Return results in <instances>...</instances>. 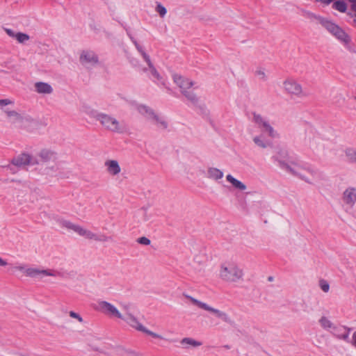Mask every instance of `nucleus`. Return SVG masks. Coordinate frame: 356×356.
<instances>
[{
    "mask_svg": "<svg viewBox=\"0 0 356 356\" xmlns=\"http://www.w3.org/2000/svg\"><path fill=\"white\" fill-rule=\"evenodd\" d=\"M268 280L269 282H272V281L273 280V277H272V276H269V277H268Z\"/></svg>",
    "mask_w": 356,
    "mask_h": 356,
    "instance_id": "obj_53",
    "label": "nucleus"
},
{
    "mask_svg": "<svg viewBox=\"0 0 356 356\" xmlns=\"http://www.w3.org/2000/svg\"><path fill=\"white\" fill-rule=\"evenodd\" d=\"M354 99H355V101H356V96L354 97Z\"/></svg>",
    "mask_w": 356,
    "mask_h": 356,
    "instance_id": "obj_59",
    "label": "nucleus"
},
{
    "mask_svg": "<svg viewBox=\"0 0 356 356\" xmlns=\"http://www.w3.org/2000/svg\"><path fill=\"white\" fill-rule=\"evenodd\" d=\"M206 311H208V312H210L214 314L216 316V317L221 319L222 321H223L225 323H227L229 324H232L233 323V321H232L230 317L225 312H223L219 309H215L209 305L208 309H207Z\"/></svg>",
    "mask_w": 356,
    "mask_h": 356,
    "instance_id": "obj_15",
    "label": "nucleus"
},
{
    "mask_svg": "<svg viewBox=\"0 0 356 356\" xmlns=\"http://www.w3.org/2000/svg\"><path fill=\"white\" fill-rule=\"evenodd\" d=\"M60 225L62 227H65L67 229H72L74 232L77 233L79 235L83 236L86 238L89 237H92V232L86 229H83L82 227L79 225H75L72 222L66 220H60Z\"/></svg>",
    "mask_w": 356,
    "mask_h": 356,
    "instance_id": "obj_10",
    "label": "nucleus"
},
{
    "mask_svg": "<svg viewBox=\"0 0 356 356\" xmlns=\"http://www.w3.org/2000/svg\"><path fill=\"white\" fill-rule=\"evenodd\" d=\"M253 121L261 129L262 132L267 133L270 137L273 138L279 137L278 134L274 130L268 121L264 119L260 114L253 113Z\"/></svg>",
    "mask_w": 356,
    "mask_h": 356,
    "instance_id": "obj_6",
    "label": "nucleus"
},
{
    "mask_svg": "<svg viewBox=\"0 0 356 356\" xmlns=\"http://www.w3.org/2000/svg\"><path fill=\"white\" fill-rule=\"evenodd\" d=\"M92 237H89L88 239H93L95 241H108V239H110L111 238L110 237H108L105 235H102V236H97V234H94L93 232H92Z\"/></svg>",
    "mask_w": 356,
    "mask_h": 356,
    "instance_id": "obj_33",
    "label": "nucleus"
},
{
    "mask_svg": "<svg viewBox=\"0 0 356 356\" xmlns=\"http://www.w3.org/2000/svg\"><path fill=\"white\" fill-rule=\"evenodd\" d=\"M55 154V152L44 149L40 151L39 156L40 157L42 161L48 162L51 159H56Z\"/></svg>",
    "mask_w": 356,
    "mask_h": 356,
    "instance_id": "obj_21",
    "label": "nucleus"
},
{
    "mask_svg": "<svg viewBox=\"0 0 356 356\" xmlns=\"http://www.w3.org/2000/svg\"><path fill=\"white\" fill-rule=\"evenodd\" d=\"M3 168H6L8 170H9L10 172V173L12 174H15L18 171V168L19 167L18 166H15V165H13L12 164V163L10 162V164L7 165H3L2 166Z\"/></svg>",
    "mask_w": 356,
    "mask_h": 356,
    "instance_id": "obj_38",
    "label": "nucleus"
},
{
    "mask_svg": "<svg viewBox=\"0 0 356 356\" xmlns=\"http://www.w3.org/2000/svg\"><path fill=\"white\" fill-rule=\"evenodd\" d=\"M154 120L158 125L162 127L163 129H166L168 127V122L164 120V118L159 116L156 113L152 119Z\"/></svg>",
    "mask_w": 356,
    "mask_h": 356,
    "instance_id": "obj_26",
    "label": "nucleus"
},
{
    "mask_svg": "<svg viewBox=\"0 0 356 356\" xmlns=\"http://www.w3.org/2000/svg\"><path fill=\"white\" fill-rule=\"evenodd\" d=\"M147 70V68H144V69H143V71H144V72H146Z\"/></svg>",
    "mask_w": 356,
    "mask_h": 356,
    "instance_id": "obj_58",
    "label": "nucleus"
},
{
    "mask_svg": "<svg viewBox=\"0 0 356 356\" xmlns=\"http://www.w3.org/2000/svg\"><path fill=\"white\" fill-rule=\"evenodd\" d=\"M343 200L348 205L353 206L356 202V188L348 187L343 193Z\"/></svg>",
    "mask_w": 356,
    "mask_h": 356,
    "instance_id": "obj_13",
    "label": "nucleus"
},
{
    "mask_svg": "<svg viewBox=\"0 0 356 356\" xmlns=\"http://www.w3.org/2000/svg\"><path fill=\"white\" fill-rule=\"evenodd\" d=\"M223 175V172L218 168L211 167L208 168L207 177L209 179L218 180L222 179Z\"/></svg>",
    "mask_w": 356,
    "mask_h": 356,
    "instance_id": "obj_19",
    "label": "nucleus"
},
{
    "mask_svg": "<svg viewBox=\"0 0 356 356\" xmlns=\"http://www.w3.org/2000/svg\"><path fill=\"white\" fill-rule=\"evenodd\" d=\"M136 241L141 244V245H149L150 243H151V241L145 237V236H142V237H140L138 238Z\"/></svg>",
    "mask_w": 356,
    "mask_h": 356,
    "instance_id": "obj_39",
    "label": "nucleus"
},
{
    "mask_svg": "<svg viewBox=\"0 0 356 356\" xmlns=\"http://www.w3.org/2000/svg\"><path fill=\"white\" fill-rule=\"evenodd\" d=\"M343 327L342 325L340 326H334L332 328V334L333 336H334L336 338L340 340H343L342 336H343Z\"/></svg>",
    "mask_w": 356,
    "mask_h": 356,
    "instance_id": "obj_29",
    "label": "nucleus"
},
{
    "mask_svg": "<svg viewBox=\"0 0 356 356\" xmlns=\"http://www.w3.org/2000/svg\"><path fill=\"white\" fill-rule=\"evenodd\" d=\"M186 297L188 299H189L194 305L199 307L200 308L203 309L204 310H207V309H208L209 305L207 304H206L203 302H201L191 296L186 295Z\"/></svg>",
    "mask_w": 356,
    "mask_h": 356,
    "instance_id": "obj_28",
    "label": "nucleus"
},
{
    "mask_svg": "<svg viewBox=\"0 0 356 356\" xmlns=\"http://www.w3.org/2000/svg\"><path fill=\"white\" fill-rule=\"evenodd\" d=\"M79 61L82 65L89 68L99 63V57L93 51L83 50L80 54Z\"/></svg>",
    "mask_w": 356,
    "mask_h": 356,
    "instance_id": "obj_8",
    "label": "nucleus"
},
{
    "mask_svg": "<svg viewBox=\"0 0 356 356\" xmlns=\"http://www.w3.org/2000/svg\"><path fill=\"white\" fill-rule=\"evenodd\" d=\"M284 86L285 90L291 95L299 96L302 93V86L293 80H286Z\"/></svg>",
    "mask_w": 356,
    "mask_h": 356,
    "instance_id": "obj_12",
    "label": "nucleus"
},
{
    "mask_svg": "<svg viewBox=\"0 0 356 356\" xmlns=\"http://www.w3.org/2000/svg\"><path fill=\"white\" fill-rule=\"evenodd\" d=\"M226 179L231 183L234 188L238 190L244 191L246 189V186L241 181L234 178L232 175H227Z\"/></svg>",
    "mask_w": 356,
    "mask_h": 356,
    "instance_id": "obj_20",
    "label": "nucleus"
},
{
    "mask_svg": "<svg viewBox=\"0 0 356 356\" xmlns=\"http://www.w3.org/2000/svg\"><path fill=\"white\" fill-rule=\"evenodd\" d=\"M149 69L150 71L151 74L152 75L153 78L159 81L161 79V76L160 74L158 72L156 69L154 67V65L149 66Z\"/></svg>",
    "mask_w": 356,
    "mask_h": 356,
    "instance_id": "obj_34",
    "label": "nucleus"
},
{
    "mask_svg": "<svg viewBox=\"0 0 356 356\" xmlns=\"http://www.w3.org/2000/svg\"><path fill=\"white\" fill-rule=\"evenodd\" d=\"M353 23L356 25V19L353 20Z\"/></svg>",
    "mask_w": 356,
    "mask_h": 356,
    "instance_id": "obj_56",
    "label": "nucleus"
},
{
    "mask_svg": "<svg viewBox=\"0 0 356 356\" xmlns=\"http://www.w3.org/2000/svg\"><path fill=\"white\" fill-rule=\"evenodd\" d=\"M225 348H227V349H228V348H229V346H227H227H225Z\"/></svg>",
    "mask_w": 356,
    "mask_h": 356,
    "instance_id": "obj_55",
    "label": "nucleus"
},
{
    "mask_svg": "<svg viewBox=\"0 0 356 356\" xmlns=\"http://www.w3.org/2000/svg\"><path fill=\"white\" fill-rule=\"evenodd\" d=\"M316 1L321 2L323 4H325V2L323 0H316Z\"/></svg>",
    "mask_w": 356,
    "mask_h": 356,
    "instance_id": "obj_54",
    "label": "nucleus"
},
{
    "mask_svg": "<svg viewBox=\"0 0 356 356\" xmlns=\"http://www.w3.org/2000/svg\"><path fill=\"white\" fill-rule=\"evenodd\" d=\"M5 113L8 117H15L16 120H21L22 119V116L15 111L5 110Z\"/></svg>",
    "mask_w": 356,
    "mask_h": 356,
    "instance_id": "obj_37",
    "label": "nucleus"
},
{
    "mask_svg": "<svg viewBox=\"0 0 356 356\" xmlns=\"http://www.w3.org/2000/svg\"><path fill=\"white\" fill-rule=\"evenodd\" d=\"M13 165L21 168L27 165H38L39 162L37 159L32 157L30 154L22 153L11 160Z\"/></svg>",
    "mask_w": 356,
    "mask_h": 356,
    "instance_id": "obj_9",
    "label": "nucleus"
},
{
    "mask_svg": "<svg viewBox=\"0 0 356 356\" xmlns=\"http://www.w3.org/2000/svg\"><path fill=\"white\" fill-rule=\"evenodd\" d=\"M345 154L351 163H356V149L352 147L347 148L345 150Z\"/></svg>",
    "mask_w": 356,
    "mask_h": 356,
    "instance_id": "obj_25",
    "label": "nucleus"
},
{
    "mask_svg": "<svg viewBox=\"0 0 356 356\" xmlns=\"http://www.w3.org/2000/svg\"><path fill=\"white\" fill-rule=\"evenodd\" d=\"M131 40L134 44L136 49L138 51L140 54L145 51L143 47L138 43V42L134 38H131Z\"/></svg>",
    "mask_w": 356,
    "mask_h": 356,
    "instance_id": "obj_42",
    "label": "nucleus"
},
{
    "mask_svg": "<svg viewBox=\"0 0 356 356\" xmlns=\"http://www.w3.org/2000/svg\"><path fill=\"white\" fill-rule=\"evenodd\" d=\"M11 181H17L15 179H12ZM17 181L19 182V181Z\"/></svg>",
    "mask_w": 356,
    "mask_h": 356,
    "instance_id": "obj_57",
    "label": "nucleus"
},
{
    "mask_svg": "<svg viewBox=\"0 0 356 356\" xmlns=\"http://www.w3.org/2000/svg\"><path fill=\"white\" fill-rule=\"evenodd\" d=\"M255 74L259 76V78L261 79H262L263 81H266V79H267L266 74L263 70L259 69V70H256Z\"/></svg>",
    "mask_w": 356,
    "mask_h": 356,
    "instance_id": "obj_43",
    "label": "nucleus"
},
{
    "mask_svg": "<svg viewBox=\"0 0 356 356\" xmlns=\"http://www.w3.org/2000/svg\"><path fill=\"white\" fill-rule=\"evenodd\" d=\"M126 29V31H127V33L128 35V36L129 37V38L131 39V38H134L131 33H129V30L127 29Z\"/></svg>",
    "mask_w": 356,
    "mask_h": 356,
    "instance_id": "obj_52",
    "label": "nucleus"
},
{
    "mask_svg": "<svg viewBox=\"0 0 356 356\" xmlns=\"http://www.w3.org/2000/svg\"><path fill=\"white\" fill-rule=\"evenodd\" d=\"M319 323L321 325V327L324 329H329V328H333L334 326L333 323L325 316H323L319 320Z\"/></svg>",
    "mask_w": 356,
    "mask_h": 356,
    "instance_id": "obj_30",
    "label": "nucleus"
},
{
    "mask_svg": "<svg viewBox=\"0 0 356 356\" xmlns=\"http://www.w3.org/2000/svg\"><path fill=\"white\" fill-rule=\"evenodd\" d=\"M315 18L318 19L319 24H321L329 33L333 35L337 40L343 42L344 44L350 43L351 40L350 36L345 32L344 30H343L337 24L321 16H315Z\"/></svg>",
    "mask_w": 356,
    "mask_h": 356,
    "instance_id": "obj_3",
    "label": "nucleus"
},
{
    "mask_svg": "<svg viewBox=\"0 0 356 356\" xmlns=\"http://www.w3.org/2000/svg\"><path fill=\"white\" fill-rule=\"evenodd\" d=\"M253 141L257 146L262 148H266L272 145L271 143L262 140L261 136H255L253 138Z\"/></svg>",
    "mask_w": 356,
    "mask_h": 356,
    "instance_id": "obj_27",
    "label": "nucleus"
},
{
    "mask_svg": "<svg viewBox=\"0 0 356 356\" xmlns=\"http://www.w3.org/2000/svg\"><path fill=\"white\" fill-rule=\"evenodd\" d=\"M35 90L40 94H51L53 92L51 86L44 82H37L35 83Z\"/></svg>",
    "mask_w": 356,
    "mask_h": 356,
    "instance_id": "obj_17",
    "label": "nucleus"
},
{
    "mask_svg": "<svg viewBox=\"0 0 356 356\" xmlns=\"http://www.w3.org/2000/svg\"><path fill=\"white\" fill-rule=\"evenodd\" d=\"M274 162H277L279 167L285 171L299 177L301 179L310 183L304 176L298 173L291 168V165H296V163L291 159L288 150L284 148H279L276 154L271 157Z\"/></svg>",
    "mask_w": 356,
    "mask_h": 356,
    "instance_id": "obj_2",
    "label": "nucleus"
},
{
    "mask_svg": "<svg viewBox=\"0 0 356 356\" xmlns=\"http://www.w3.org/2000/svg\"><path fill=\"white\" fill-rule=\"evenodd\" d=\"M181 93L194 105L197 106L199 98L193 92L187 90H181Z\"/></svg>",
    "mask_w": 356,
    "mask_h": 356,
    "instance_id": "obj_22",
    "label": "nucleus"
},
{
    "mask_svg": "<svg viewBox=\"0 0 356 356\" xmlns=\"http://www.w3.org/2000/svg\"><path fill=\"white\" fill-rule=\"evenodd\" d=\"M348 343L351 344L354 348H356V331L353 332L351 340Z\"/></svg>",
    "mask_w": 356,
    "mask_h": 356,
    "instance_id": "obj_46",
    "label": "nucleus"
},
{
    "mask_svg": "<svg viewBox=\"0 0 356 356\" xmlns=\"http://www.w3.org/2000/svg\"><path fill=\"white\" fill-rule=\"evenodd\" d=\"M3 29L10 37L15 38L16 33L13 30L8 28H3Z\"/></svg>",
    "mask_w": 356,
    "mask_h": 356,
    "instance_id": "obj_45",
    "label": "nucleus"
},
{
    "mask_svg": "<svg viewBox=\"0 0 356 356\" xmlns=\"http://www.w3.org/2000/svg\"><path fill=\"white\" fill-rule=\"evenodd\" d=\"M11 104V101L8 99H0V106H3Z\"/></svg>",
    "mask_w": 356,
    "mask_h": 356,
    "instance_id": "obj_47",
    "label": "nucleus"
},
{
    "mask_svg": "<svg viewBox=\"0 0 356 356\" xmlns=\"http://www.w3.org/2000/svg\"><path fill=\"white\" fill-rule=\"evenodd\" d=\"M332 8L341 13H345L347 10V5L343 0H338L333 3Z\"/></svg>",
    "mask_w": 356,
    "mask_h": 356,
    "instance_id": "obj_24",
    "label": "nucleus"
},
{
    "mask_svg": "<svg viewBox=\"0 0 356 356\" xmlns=\"http://www.w3.org/2000/svg\"><path fill=\"white\" fill-rule=\"evenodd\" d=\"M105 165L107 167L108 172L112 175H116L120 172V167L118 162L115 160L106 161Z\"/></svg>",
    "mask_w": 356,
    "mask_h": 356,
    "instance_id": "obj_16",
    "label": "nucleus"
},
{
    "mask_svg": "<svg viewBox=\"0 0 356 356\" xmlns=\"http://www.w3.org/2000/svg\"><path fill=\"white\" fill-rule=\"evenodd\" d=\"M319 286L322 289V291H323L325 293L328 292L330 290V284L325 280H321L319 281Z\"/></svg>",
    "mask_w": 356,
    "mask_h": 356,
    "instance_id": "obj_35",
    "label": "nucleus"
},
{
    "mask_svg": "<svg viewBox=\"0 0 356 356\" xmlns=\"http://www.w3.org/2000/svg\"><path fill=\"white\" fill-rule=\"evenodd\" d=\"M156 10L161 17H164L167 13V9L161 3H158L156 7Z\"/></svg>",
    "mask_w": 356,
    "mask_h": 356,
    "instance_id": "obj_36",
    "label": "nucleus"
},
{
    "mask_svg": "<svg viewBox=\"0 0 356 356\" xmlns=\"http://www.w3.org/2000/svg\"><path fill=\"white\" fill-rule=\"evenodd\" d=\"M342 327H343V336H342L343 341H344L347 343H349V341L351 340V339H350V337H349V334H350L351 330H353V328L347 327L346 325H342Z\"/></svg>",
    "mask_w": 356,
    "mask_h": 356,
    "instance_id": "obj_32",
    "label": "nucleus"
},
{
    "mask_svg": "<svg viewBox=\"0 0 356 356\" xmlns=\"http://www.w3.org/2000/svg\"><path fill=\"white\" fill-rule=\"evenodd\" d=\"M140 54L143 56L144 60L147 63L148 67L153 65V63L151 61L149 56L147 54H146L145 51L140 53Z\"/></svg>",
    "mask_w": 356,
    "mask_h": 356,
    "instance_id": "obj_41",
    "label": "nucleus"
},
{
    "mask_svg": "<svg viewBox=\"0 0 356 356\" xmlns=\"http://www.w3.org/2000/svg\"><path fill=\"white\" fill-rule=\"evenodd\" d=\"M70 316H71L72 318H76L80 323H82L83 321V318L79 314L73 311L70 312Z\"/></svg>",
    "mask_w": 356,
    "mask_h": 356,
    "instance_id": "obj_44",
    "label": "nucleus"
},
{
    "mask_svg": "<svg viewBox=\"0 0 356 356\" xmlns=\"http://www.w3.org/2000/svg\"><path fill=\"white\" fill-rule=\"evenodd\" d=\"M348 1L351 3V9L355 13L356 17V0H348Z\"/></svg>",
    "mask_w": 356,
    "mask_h": 356,
    "instance_id": "obj_48",
    "label": "nucleus"
},
{
    "mask_svg": "<svg viewBox=\"0 0 356 356\" xmlns=\"http://www.w3.org/2000/svg\"><path fill=\"white\" fill-rule=\"evenodd\" d=\"M7 264H7V262H6L5 260L2 259L0 257V266H6Z\"/></svg>",
    "mask_w": 356,
    "mask_h": 356,
    "instance_id": "obj_49",
    "label": "nucleus"
},
{
    "mask_svg": "<svg viewBox=\"0 0 356 356\" xmlns=\"http://www.w3.org/2000/svg\"><path fill=\"white\" fill-rule=\"evenodd\" d=\"M121 319L124 321L125 322H127L130 326L135 328L136 330L140 331L142 332H144V333L152 337L153 338L160 339H163V337L161 335H160L157 333H155V332L148 330L145 326H143L140 323H139L138 319L134 316H133L132 314H131L129 313L127 314V315L125 316H122V318H121Z\"/></svg>",
    "mask_w": 356,
    "mask_h": 356,
    "instance_id": "obj_5",
    "label": "nucleus"
},
{
    "mask_svg": "<svg viewBox=\"0 0 356 356\" xmlns=\"http://www.w3.org/2000/svg\"><path fill=\"white\" fill-rule=\"evenodd\" d=\"M137 111L143 115L145 116L147 119L152 120L156 113L150 107L145 105L140 104L137 106Z\"/></svg>",
    "mask_w": 356,
    "mask_h": 356,
    "instance_id": "obj_18",
    "label": "nucleus"
},
{
    "mask_svg": "<svg viewBox=\"0 0 356 356\" xmlns=\"http://www.w3.org/2000/svg\"><path fill=\"white\" fill-rule=\"evenodd\" d=\"M140 54L143 56L144 60L147 63L148 67L153 65V63L151 61L149 56L147 54H146L145 51L140 53Z\"/></svg>",
    "mask_w": 356,
    "mask_h": 356,
    "instance_id": "obj_40",
    "label": "nucleus"
},
{
    "mask_svg": "<svg viewBox=\"0 0 356 356\" xmlns=\"http://www.w3.org/2000/svg\"><path fill=\"white\" fill-rule=\"evenodd\" d=\"M243 275V270L236 265L230 264L228 266H225V265L221 266L220 276L225 281L236 282L241 280Z\"/></svg>",
    "mask_w": 356,
    "mask_h": 356,
    "instance_id": "obj_4",
    "label": "nucleus"
},
{
    "mask_svg": "<svg viewBox=\"0 0 356 356\" xmlns=\"http://www.w3.org/2000/svg\"><path fill=\"white\" fill-rule=\"evenodd\" d=\"M17 268L21 271H24L27 276L33 278L42 276L55 277L56 275V273L51 270H40L34 268H25L23 266H19Z\"/></svg>",
    "mask_w": 356,
    "mask_h": 356,
    "instance_id": "obj_11",
    "label": "nucleus"
},
{
    "mask_svg": "<svg viewBox=\"0 0 356 356\" xmlns=\"http://www.w3.org/2000/svg\"><path fill=\"white\" fill-rule=\"evenodd\" d=\"M199 107H200L201 111H206V108H205L204 105L199 106Z\"/></svg>",
    "mask_w": 356,
    "mask_h": 356,
    "instance_id": "obj_50",
    "label": "nucleus"
},
{
    "mask_svg": "<svg viewBox=\"0 0 356 356\" xmlns=\"http://www.w3.org/2000/svg\"><path fill=\"white\" fill-rule=\"evenodd\" d=\"M87 114L99 121L108 131L118 134H124L127 131V125L124 122H120L116 118L108 114L98 112L95 109H89Z\"/></svg>",
    "mask_w": 356,
    "mask_h": 356,
    "instance_id": "obj_1",
    "label": "nucleus"
},
{
    "mask_svg": "<svg viewBox=\"0 0 356 356\" xmlns=\"http://www.w3.org/2000/svg\"><path fill=\"white\" fill-rule=\"evenodd\" d=\"M126 29V31H127V33L128 35V36L129 37V38L131 39V38H134L131 33H129V30L127 29Z\"/></svg>",
    "mask_w": 356,
    "mask_h": 356,
    "instance_id": "obj_51",
    "label": "nucleus"
},
{
    "mask_svg": "<svg viewBox=\"0 0 356 356\" xmlns=\"http://www.w3.org/2000/svg\"><path fill=\"white\" fill-rule=\"evenodd\" d=\"M15 38L19 43H24L26 41L29 40L30 37L26 33H22V32H17V33H16V35H15Z\"/></svg>",
    "mask_w": 356,
    "mask_h": 356,
    "instance_id": "obj_31",
    "label": "nucleus"
},
{
    "mask_svg": "<svg viewBox=\"0 0 356 356\" xmlns=\"http://www.w3.org/2000/svg\"><path fill=\"white\" fill-rule=\"evenodd\" d=\"M174 82L181 88V90H187L193 86V82L189 79H186L183 76L174 74L173 75Z\"/></svg>",
    "mask_w": 356,
    "mask_h": 356,
    "instance_id": "obj_14",
    "label": "nucleus"
},
{
    "mask_svg": "<svg viewBox=\"0 0 356 356\" xmlns=\"http://www.w3.org/2000/svg\"><path fill=\"white\" fill-rule=\"evenodd\" d=\"M95 309L107 316L122 318V315L118 309L110 302L105 300H99L95 306Z\"/></svg>",
    "mask_w": 356,
    "mask_h": 356,
    "instance_id": "obj_7",
    "label": "nucleus"
},
{
    "mask_svg": "<svg viewBox=\"0 0 356 356\" xmlns=\"http://www.w3.org/2000/svg\"><path fill=\"white\" fill-rule=\"evenodd\" d=\"M180 343L183 346L187 344V345H191L193 347H197V346H200L202 345V343L201 341L195 340L194 339L189 338V337L183 338L181 340Z\"/></svg>",
    "mask_w": 356,
    "mask_h": 356,
    "instance_id": "obj_23",
    "label": "nucleus"
}]
</instances>
